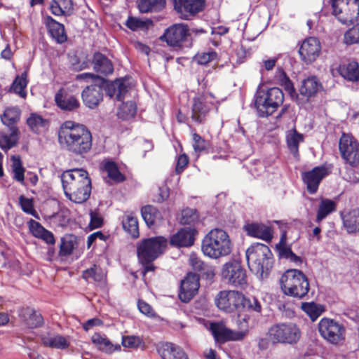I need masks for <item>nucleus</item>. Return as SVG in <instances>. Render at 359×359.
<instances>
[{
    "label": "nucleus",
    "mask_w": 359,
    "mask_h": 359,
    "mask_svg": "<svg viewBox=\"0 0 359 359\" xmlns=\"http://www.w3.org/2000/svg\"><path fill=\"white\" fill-rule=\"evenodd\" d=\"M48 121L41 116L33 113L27 119V124L29 129L36 133H39L48 127Z\"/></svg>",
    "instance_id": "nucleus-40"
},
{
    "label": "nucleus",
    "mask_w": 359,
    "mask_h": 359,
    "mask_svg": "<svg viewBox=\"0 0 359 359\" xmlns=\"http://www.w3.org/2000/svg\"><path fill=\"white\" fill-rule=\"evenodd\" d=\"M55 101L57 106L63 111H74L80 106L78 99L64 89H60L56 93Z\"/></svg>",
    "instance_id": "nucleus-25"
},
{
    "label": "nucleus",
    "mask_w": 359,
    "mask_h": 359,
    "mask_svg": "<svg viewBox=\"0 0 359 359\" xmlns=\"http://www.w3.org/2000/svg\"><path fill=\"white\" fill-rule=\"evenodd\" d=\"M343 225L348 233L359 234V209L342 215Z\"/></svg>",
    "instance_id": "nucleus-32"
},
{
    "label": "nucleus",
    "mask_w": 359,
    "mask_h": 359,
    "mask_svg": "<svg viewBox=\"0 0 359 359\" xmlns=\"http://www.w3.org/2000/svg\"><path fill=\"white\" fill-rule=\"evenodd\" d=\"M337 71L343 78L348 81L353 82L359 81V65L356 62L340 65Z\"/></svg>",
    "instance_id": "nucleus-31"
},
{
    "label": "nucleus",
    "mask_w": 359,
    "mask_h": 359,
    "mask_svg": "<svg viewBox=\"0 0 359 359\" xmlns=\"http://www.w3.org/2000/svg\"><path fill=\"white\" fill-rule=\"evenodd\" d=\"M92 64L93 69L101 75L107 76L114 72L111 62L100 53L94 54Z\"/></svg>",
    "instance_id": "nucleus-29"
},
{
    "label": "nucleus",
    "mask_w": 359,
    "mask_h": 359,
    "mask_svg": "<svg viewBox=\"0 0 359 359\" xmlns=\"http://www.w3.org/2000/svg\"><path fill=\"white\" fill-rule=\"evenodd\" d=\"M81 96L85 105L93 109L102 100L103 89L100 85H90L83 90Z\"/></svg>",
    "instance_id": "nucleus-22"
},
{
    "label": "nucleus",
    "mask_w": 359,
    "mask_h": 359,
    "mask_svg": "<svg viewBox=\"0 0 359 359\" xmlns=\"http://www.w3.org/2000/svg\"><path fill=\"white\" fill-rule=\"evenodd\" d=\"M210 331L215 339L221 343L227 341H239L244 339V332H236L235 330L226 327L222 323H211Z\"/></svg>",
    "instance_id": "nucleus-20"
},
{
    "label": "nucleus",
    "mask_w": 359,
    "mask_h": 359,
    "mask_svg": "<svg viewBox=\"0 0 359 359\" xmlns=\"http://www.w3.org/2000/svg\"><path fill=\"white\" fill-rule=\"evenodd\" d=\"M193 148L196 154L204 151L208 147V142L196 133H192Z\"/></svg>",
    "instance_id": "nucleus-54"
},
{
    "label": "nucleus",
    "mask_w": 359,
    "mask_h": 359,
    "mask_svg": "<svg viewBox=\"0 0 359 359\" xmlns=\"http://www.w3.org/2000/svg\"><path fill=\"white\" fill-rule=\"evenodd\" d=\"M337 203L331 199L322 198L318 205L316 222L319 223L336 210Z\"/></svg>",
    "instance_id": "nucleus-37"
},
{
    "label": "nucleus",
    "mask_w": 359,
    "mask_h": 359,
    "mask_svg": "<svg viewBox=\"0 0 359 359\" xmlns=\"http://www.w3.org/2000/svg\"><path fill=\"white\" fill-rule=\"evenodd\" d=\"M199 278L195 273H188L181 282L179 297L183 302H189L198 292Z\"/></svg>",
    "instance_id": "nucleus-17"
},
{
    "label": "nucleus",
    "mask_w": 359,
    "mask_h": 359,
    "mask_svg": "<svg viewBox=\"0 0 359 359\" xmlns=\"http://www.w3.org/2000/svg\"><path fill=\"white\" fill-rule=\"evenodd\" d=\"M93 343L97 348L106 353H112L114 351H120L121 346L113 344L105 336L99 333H95L91 337Z\"/></svg>",
    "instance_id": "nucleus-33"
},
{
    "label": "nucleus",
    "mask_w": 359,
    "mask_h": 359,
    "mask_svg": "<svg viewBox=\"0 0 359 359\" xmlns=\"http://www.w3.org/2000/svg\"><path fill=\"white\" fill-rule=\"evenodd\" d=\"M214 301L218 309L226 313L241 312L242 309L257 313L262 311V306L255 297L248 298L241 292L234 290L219 292Z\"/></svg>",
    "instance_id": "nucleus-3"
},
{
    "label": "nucleus",
    "mask_w": 359,
    "mask_h": 359,
    "mask_svg": "<svg viewBox=\"0 0 359 359\" xmlns=\"http://www.w3.org/2000/svg\"><path fill=\"white\" fill-rule=\"evenodd\" d=\"M280 288L286 295L302 299L309 291V283L304 273L298 269H288L280 277Z\"/></svg>",
    "instance_id": "nucleus-6"
},
{
    "label": "nucleus",
    "mask_w": 359,
    "mask_h": 359,
    "mask_svg": "<svg viewBox=\"0 0 359 359\" xmlns=\"http://www.w3.org/2000/svg\"><path fill=\"white\" fill-rule=\"evenodd\" d=\"M332 13L339 22L351 25L359 20V0H332Z\"/></svg>",
    "instance_id": "nucleus-10"
},
{
    "label": "nucleus",
    "mask_w": 359,
    "mask_h": 359,
    "mask_svg": "<svg viewBox=\"0 0 359 359\" xmlns=\"http://www.w3.org/2000/svg\"><path fill=\"white\" fill-rule=\"evenodd\" d=\"M234 323L239 329L236 332H244V337L247 334L249 329V320L250 317L247 314L240 313L238 312L237 316L233 319Z\"/></svg>",
    "instance_id": "nucleus-53"
},
{
    "label": "nucleus",
    "mask_w": 359,
    "mask_h": 359,
    "mask_svg": "<svg viewBox=\"0 0 359 359\" xmlns=\"http://www.w3.org/2000/svg\"><path fill=\"white\" fill-rule=\"evenodd\" d=\"M137 107L134 102L130 101L122 103L119 107L118 116L122 119L132 118L136 114Z\"/></svg>",
    "instance_id": "nucleus-50"
},
{
    "label": "nucleus",
    "mask_w": 359,
    "mask_h": 359,
    "mask_svg": "<svg viewBox=\"0 0 359 359\" xmlns=\"http://www.w3.org/2000/svg\"><path fill=\"white\" fill-rule=\"evenodd\" d=\"M142 344L140 337L136 336H126L122 338V345L126 348H137Z\"/></svg>",
    "instance_id": "nucleus-58"
},
{
    "label": "nucleus",
    "mask_w": 359,
    "mask_h": 359,
    "mask_svg": "<svg viewBox=\"0 0 359 359\" xmlns=\"http://www.w3.org/2000/svg\"><path fill=\"white\" fill-rule=\"evenodd\" d=\"M89 226L91 229L100 228L103 224V218L97 210H90Z\"/></svg>",
    "instance_id": "nucleus-61"
},
{
    "label": "nucleus",
    "mask_w": 359,
    "mask_h": 359,
    "mask_svg": "<svg viewBox=\"0 0 359 359\" xmlns=\"http://www.w3.org/2000/svg\"><path fill=\"white\" fill-rule=\"evenodd\" d=\"M287 145L295 158L299 156V144L304 142V136L295 129L288 130L286 133Z\"/></svg>",
    "instance_id": "nucleus-36"
},
{
    "label": "nucleus",
    "mask_w": 359,
    "mask_h": 359,
    "mask_svg": "<svg viewBox=\"0 0 359 359\" xmlns=\"http://www.w3.org/2000/svg\"><path fill=\"white\" fill-rule=\"evenodd\" d=\"M165 4V0H138V8L141 13L159 11Z\"/></svg>",
    "instance_id": "nucleus-41"
},
{
    "label": "nucleus",
    "mask_w": 359,
    "mask_h": 359,
    "mask_svg": "<svg viewBox=\"0 0 359 359\" xmlns=\"http://www.w3.org/2000/svg\"><path fill=\"white\" fill-rule=\"evenodd\" d=\"M142 217L148 226L160 222L163 219L161 212L152 205H147L142 208Z\"/></svg>",
    "instance_id": "nucleus-39"
},
{
    "label": "nucleus",
    "mask_w": 359,
    "mask_h": 359,
    "mask_svg": "<svg viewBox=\"0 0 359 359\" xmlns=\"http://www.w3.org/2000/svg\"><path fill=\"white\" fill-rule=\"evenodd\" d=\"M198 219L197 212L194 209L186 208L181 212L180 222L182 224H191L196 222Z\"/></svg>",
    "instance_id": "nucleus-52"
},
{
    "label": "nucleus",
    "mask_w": 359,
    "mask_h": 359,
    "mask_svg": "<svg viewBox=\"0 0 359 359\" xmlns=\"http://www.w3.org/2000/svg\"><path fill=\"white\" fill-rule=\"evenodd\" d=\"M302 309L315 321L324 311L323 306L314 302H305L302 304Z\"/></svg>",
    "instance_id": "nucleus-47"
},
{
    "label": "nucleus",
    "mask_w": 359,
    "mask_h": 359,
    "mask_svg": "<svg viewBox=\"0 0 359 359\" xmlns=\"http://www.w3.org/2000/svg\"><path fill=\"white\" fill-rule=\"evenodd\" d=\"M217 54L214 51L198 53L194 57V60L199 65H206L215 59Z\"/></svg>",
    "instance_id": "nucleus-60"
},
{
    "label": "nucleus",
    "mask_w": 359,
    "mask_h": 359,
    "mask_svg": "<svg viewBox=\"0 0 359 359\" xmlns=\"http://www.w3.org/2000/svg\"><path fill=\"white\" fill-rule=\"evenodd\" d=\"M189 162L188 156L186 154L180 155L176 165L175 172L177 174H180L184 169L187 167Z\"/></svg>",
    "instance_id": "nucleus-64"
},
{
    "label": "nucleus",
    "mask_w": 359,
    "mask_h": 359,
    "mask_svg": "<svg viewBox=\"0 0 359 359\" xmlns=\"http://www.w3.org/2000/svg\"><path fill=\"white\" fill-rule=\"evenodd\" d=\"M168 245L163 236H156L143 240L137 245V257L140 262H153L162 255Z\"/></svg>",
    "instance_id": "nucleus-9"
},
{
    "label": "nucleus",
    "mask_w": 359,
    "mask_h": 359,
    "mask_svg": "<svg viewBox=\"0 0 359 359\" xmlns=\"http://www.w3.org/2000/svg\"><path fill=\"white\" fill-rule=\"evenodd\" d=\"M20 114L21 111L18 107H9L5 109L4 114L1 116V120L3 124L11 127V132L15 129L18 131L14 125L20 120Z\"/></svg>",
    "instance_id": "nucleus-35"
},
{
    "label": "nucleus",
    "mask_w": 359,
    "mask_h": 359,
    "mask_svg": "<svg viewBox=\"0 0 359 359\" xmlns=\"http://www.w3.org/2000/svg\"><path fill=\"white\" fill-rule=\"evenodd\" d=\"M286 226L281 227V236L279 243L276 245V248L278 252L279 257L281 258L287 259L290 256L292 251L290 246L287 244V232L285 230Z\"/></svg>",
    "instance_id": "nucleus-46"
},
{
    "label": "nucleus",
    "mask_w": 359,
    "mask_h": 359,
    "mask_svg": "<svg viewBox=\"0 0 359 359\" xmlns=\"http://www.w3.org/2000/svg\"><path fill=\"white\" fill-rule=\"evenodd\" d=\"M244 229L248 235L261 238L265 241H271L273 238L271 228L262 224H248Z\"/></svg>",
    "instance_id": "nucleus-28"
},
{
    "label": "nucleus",
    "mask_w": 359,
    "mask_h": 359,
    "mask_svg": "<svg viewBox=\"0 0 359 359\" xmlns=\"http://www.w3.org/2000/svg\"><path fill=\"white\" fill-rule=\"evenodd\" d=\"M27 74L26 72H23L20 76H17L11 87V92L18 94L22 98L27 96V93L25 90L27 85Z\"/></svg>",
    "instance_id": "nucleus-44"
},
{
    "label": "nucleus",
    "mask_w": 359,
    "mask_h": 359,
    "mask_svg": "<svg viewBox=\"0 0 359 359\" xmlns=\"http://www.w3.org/2000/svg\"><path fill=\"white\" fill-rule=\"evenodd\" d=\"M20 318L24 325L28 328H36L43 324L41 315L30 308L23 309L21 312Z\"/></svg>",
    "instance_id": "nucleus-30"
},
{
    "label": "nucleus",
    "mask_w": 359,
    "mask_h": 359,
    "mask_svg": "<svg viewBox=\"0 0 359 359\" xmlns=\"http://www.w3.org/2000/svg\"><path fill=\"white\" fill-rule=\"evenodd\" d=\"M275 79L277 83L283 87L285 91H287L290 95L295 93L292 82L283 69H278L277 70Z\"/></svg>",
    "instance_id": "nucleus-45"
},
{
    "label": "nucleus",
    "mask_w": 359,
    "mask_h": 359,
    "mask_svg": "<svg viewBox=\"0 0 359 359\" xmlns=\"http://www.w3.org/2000/svg\"><path fill=\"white\" fill-rule=\"evenodd\" d=\"M41 341L44 346L55 349H66L70 345L69 337L55 332H48L41 335Z\"/></svg>",
    "instance_id": "nucleus-24"
},
{
    "label": "nucleus",
    "mask_w": 359,
    "mask_h": 359,
    "mask_svg": "<svg viewBox=\"0 0 359 359\" xmlns=\"http://www.w3.org/2000/svg\"><path fill=\"white\" fill-rule=\"evenodd\" d=\"M323 89L319 79L315 76H311L304 79L299 88L300 94L307 99L315 97Z\"/></svg>",
    "instance_id": "nucleus-27"
},
{
    "label": "nucleus",
    "mask_w": 359,
    "mask_h": 359,
    "mask_svg": "<svg viewBox=\"0 0 359 359\" xmlns=\"http://www.w3.org/2000/svg\"><path fill=\"white\" fill-rule=\"evenodd\" d=\"M320 43L315 37L306 39L302 43L299 53L302 60L307 64L314 62L319 56Z\"/></svg>",
    "instance_id": "nucleus-19"
},
{
    "label": "nucleus",
    "mask_w": 359,
    "mask_h": 359,
    "mask_svg": "<svg viewBox=\"0 0 359 359\" xmlns=\"http://www.w3.org/2000/svg\"><path fill=\"white\" fill-rule=\"evenodd\" d=\"M196 231L191 227H184L170 237V243L177 247H189L194 243Z\"/></svg>",
    "instance_id": "nucleus-21"
},
{
    "label": "nucleus",
    "mask_w": 359,
    "mask_h": 359,
    "mask_svg": "<svg viewBox=\"0 0 359 359\" xmlns=\"http://www.w3.org/2000/svg\"><path fill=\"white\" fill-rule=\"evenodd\" d=\"M246 259L250 270L258 278L268 275L272 267L273 257L269 247L257 243L246 250Z\"/></svg>",
    "instance_id": "nucleus-5"
},
{
    "label": "nucleus",
    "mask_w": 359,
    "mask_h": 359,
    "mask_svg": "<svg viewBox=\"0 0 359 359\" xmlns=\"http://www.w3.org/2000/svg\"><path fill=\"white\" fill-rule=\"evenodd\" d=\"M328 170L324 166L315 167L311 170L304 172L302 179L306 185L308 191L313 194L318 189L322 180L328 175Z\"/></svg>",
    "instance_id": "nucleus-18"
},
{
    "label": "nucleus",
    "mask_w": 359,
    "mask_h": 359,
    "mask_svg": "<svg viewBox=\"0 0 359 359\" xmlns=\"http://www.w3.org/2000/svg\"><path fill=\"white\" fill-rule=\"evenodd\" d=\"M175 10L180 14L182 18L188 20L201 11L205 6L204 0H172Z\"/></svg>",
    "instance_id": "nucleus-16"
},
{
    "label": "nucleus",
    "mask_w": 359,
    "mask_h": 359,
    "mask_svg": "<svg viewBox=\"0 0 359 359\" xmlns=\"http://www.w3.org/2000/svg\"><path fill=\"white\" fill-rule=\"evenodd\" d=\"M189 261L190 265L195 271L200 272H203L205 271V263L196 254H191L189 256Z\"/></svg>",
    "instance_id": "nucleus-62"
},
{
    "label": "nucleus",
    "mask_w": 359,
    "mask_h": 359,
    "mask_svg": "<svg viewBox=\"0 0 359 359\" xmlns=\"http://www.w3.org/2000/svg\"><path fill=\"white\" fill-rule=\"evenodd\" d=\"M127 92V86L123 79H116L107 86V94L110 97H114L118 101H121Z\"/></svg>",
    "instance_id": "nucleus-38"
},
{
    "label": "nucleus",
    "mask_w": 359,
    "mask_h": 359,
    "mask_svg": "<svg viewBox=\"0 0 359 359\" xmlns=\"http://www.w3.org/2000/svg\"><path fill=\"white\" fill-rule=\"evenodd\" d=\"M190 36V29L187 25L177 23L167 28L161 39L172 47H182Z\"/></svg>",
    "instance_id": "nucleus-14"
},
{
    "label": "nucleus",
    "mask_w": 359,
    "mask_h": 359,
    "mask_svg": "<svg viewBox=\"0 0 359 359\" xmlns=\"http://www.w3.org/2000/svg\"><path fill=\"white\" fill-rule=\"evenodd\" d=\"M44 23L51 37L58 43H62L67 39L65 27L50 16L44 18Z\"/></svg>",
    "instance_id": "nucleus-26"
},
{
    "label": "nucleus",
    "mask_w": 359,
    "mask_h": 359,
    "mask_svg": "<svg viewBox=\"0 0 359 359\" xmlns=\"http://www.w3.org/2000/svg\"><path fill=\"white\" fill-rule=\"evenodd\" d=\"M339 151L342 158L351 166L359 164V144L349 134L344 133L339 140Z\"/></svg>",
    "instance_id": "nucleus-15"
},
{
    "label": "nucleus",
    "mask_w": 359,
    "mask_h": 359,
    "mask_svg": "<svg viewBox=\"0 0 359 359\" xmlns=\"http://www.w3.org/2000/svg\"><path fill=\"white\" fill-rule=\"evenodd\" d=\"M344 40L347 44L359 43V23L344 34Z\"/></svg>",
    "instance_id": "nucleus-56"
},
{
    "label": "nucleus",
    "mask_w": 359,
    "mask_h": 359,
    "mask_svg": "<svg viewBox=\"0 0 359 359\" xmlns=\"http://www.w3.org/2000/svg\"><path fill=\"white\" fill-rule=\"evenodd\" d=\"M66 196L72 201L82 203L88 200L91 192V180L83 169L65 171L61 176Z\"/></svg>",
    "instance_id": "nucleus-2"
},
{
    "label": "nucleus",
    "mask_w": 359,
    "mask_h": 359,
    "mask_svg": "<svg viewBox=\"0 0 359 359\" xmlns=\"http://www.w3.org/2000/svg\"><path fill=\"white\" fill-rule=\"evenodd\" d=\"M102 169L107 173L108 177L112 181L119 183L126 180L125 176L119 171L117 165L112 161H107L102 164Z\"/></svg>",
    "instance_id": "nucleus-42"
},
{
    "label": "nucleus",
    "mask_w": 359,
    "mask_h": 359,
    "mask_svg": "<svg viewBox=\"0 0 359 359\" xmlns=\"http://www.w3.org/2000/svg\"><path fill=\"white\" fill-rule=\"evenodd\" d=\"M126 27L132 31L145 29L147 28V22L142 20L135 17H128L126 22Z\"/></svg>",
    "instance_id": "nucleus-55"
},
{
    "label": "nucleus",
    "mask_w": 359,
    "mask_h": 359,
    "mask_svg": "<svg viewBox=\"0 0 359 359\" xmlns=\"http://www.w3.org/2000/svg\"><path fill=\"white\" fill-rule=\"evenodd\" d=\"M222 276L229 284L234 287L245 288L248 278L245 270L235 260L225 263L222 269Z\"/></svg>",
    "instance_id": "nucleus-12"
},
{
    "label": "nucleus",
    "mask_w": 359,
    "mask_h": 359,
    "mask_svg": "<svg viewBox=\"0 0 359 359\" xmlns=\"http://www.w3.org/2000/svg\"><path fill=\"white\" fill-rule=\"evenodd\" d=\"M284 101L283 91L278 88H271L266 91H260L255 98V107L259 116L272 114Z\"/></svg>",
    "instance_id": "nucleus-8"
},
{
    "label": "nucleus",
    "mask_w": 359,
    "mask_h": 359,
    "mask_svg": "<svg viewBox=\"0 0 359 359\" xmlns=\"http://www.w3.org/2000/svg\"><path fill=\"white\" fill-rule=\"evenodd\" d=\"M18 140L17 130H13L10 135L3 134L0 132V147L4 150H8L14 147Z\"/></svg>",
    "instance_id": "nucleus-49"
},
{
    "label": "nucleus",
    "mask_w": 359,
    "mask_h": 359,
    "mask_svg": "<svg viewBox=\"0 0 359 359\" xmlns=\"http://www.w3.org/2000/svg\"><path fill=\"white\" fill-rule=\"evenodd\" d=\"M267 334L273 344L294 345L297 344L301 339L302 332L296 323L285 322L271 325Z\"/></svg>",
    "instance_id": "nucleus-7"
},
{
    "label": "nucleus",
    "mask_w": 359,
    "mask_h": 359,
    "mask_svg": "<svg viewBox=\"0 0 359 359\" xmlns=\"http://www.w3.org/2000/svg\"><path fill=\"white\" fill-rule=\"evenodd\" d=\"M29 229L34 237L39 238L46 229H44L38 222L34 219H30L29 222Z\"/></svg>",
    "instance_id": "nucleus-63"
},
{
    "label": "nucleus",
    "mask_w": 359,
    "mask_h": 359,
    "mask_svg": "<svg viewBox=\"0 0 359 359\" xmlns=\"http://www.w3.org/2000/svg\"><path fill=\"white\" fill-rule=\"evenodd\" d=\"M201 250L211 259H219L231 254L232 243L229 234L222 229L210 230L203 238Z\"/></svg>",
    "instance_id": "nucleus-4"
},
{
    "label": "nucleus",
    "mask_w": 359,
    "mask_h": 359,
    "mask_svg": "<svg viewBox=\"0 0 359 359\" xmlns=\"http://www.w3.org/2000/svg\"><path fill=\"white\" fill-rule=\"evenodd\" d=\"M12 160V169L14 175V179L22 183L25 180L24 172L25 169L22 167L21 161L19 156H13Z\"/></svg>",
    "instance_id": "nucleus-51"
},
{
    "label": "nucleus",
    "mask_w": 359,
    "mask_h": 359,
    "mask_svg": "<svg viewBox=\"0 0 359 359\" xmlns=\"http://www.w3.org/2000/svg\"><path fill=\"white\" fill-rule=\"evenodd\" d=\"M215 97L211 93H204L196 96L193 99L191 118L196 123H203L210 112L216 107Z\"/></svg>",
    "instance_id": "nucleus-11"
},
{
    "label": "nucleus",
    "mask_w": 359,
    "mask_h": 359,
    "mask_svg": "<svg viewBox=\"0 0 359 359\" xmlns=\"http://www.w3.org/2000/svg\"><path fill=\"white\" fill-rule=\"evenodd\" d=\"M157 351L163 359H189L187 354L181 347L172 343L160 344Z\"/></svg>",
    "instance_id": "nucleus-23"
},
{
    "label": "nucleus",
    "mask_w": 359,
    "mask_h": 359,
    "mask_svg": "<svg viewBox=\"0 0 359 359\" xmlns=\"http://www.w3.org/2000/svg\"><path fill=\"white\" fill-rule=\"evenodd\" d=\"M19 203L22 210L25 212L35 216L36 211L34 209L33 202L32 199L27 198L24 196H20L19 197Z\"/></svg>",
    "instance_id": "nucleus-59"
},
{
    "label": "nucleus",
    "mask_w": 359,
    "mask_h": 359,
    "mask_svg": "<svg viewBox=\"0 0 359 359\" xmlns=\"http://www.w3.org/2000/svg\"><path fill=\"white\" fill-rule=\"evenodd\" d=\"M75 247V242L71 238H65L61 240L60 252L63 256L72 253Z\"/></svg>",
    "instance_id": "nucleus-57"
},
{
    "label": "nucleus",
    "mask_w": 359,
    "mask_h": 359,
    "mask_svg": "<svg viewBox=\"0 0 359 359\" xmlns=\"http://www.w3.org/2000/svg\"><path fill=\"white\" fill-rule=\"evenodd\" d=\"M50 7L55 15H70L74 10L72 0H52Z\"/></svg>",
    "instance_id": "nucleus-34"
},
{
    "label": "nucleus",
    "mask_w": 359,
    "mask_h": 359,
    "mask_svg": "<svg viewBox=\"0 0 359 359\" xmlns=\"http://www.w3.org/2000/svg\"><path fill=\"white\" fill-rule=\"evenodd\" d=\"M58 142L61 147L76 155L88 153L92 147V135L83 124L67 121L58 130Z\"/></svg>",
    "instance_id": "nucleus-1"
},
{
    "label": "nucleus",
    "mask_w": 359,
    "mask_h": 359,
    "mask_svg": "<svg viewBox=\"0 0 359 359\" xmlns=\"http://www.w3.org/2000/svg\"><path fill=\"white\" fill-rule=\"evenodd\" d=\"M318 330L321 336L331 344H339L344 340V327L332 319H321Z\"/></svg>",
    "instance_id": "nucleus-13"
},
{
    "label": "nucleus",
    "mask_w": 359,
    "mask_h": 359,
    "mask_svg": "<svg viewBox=\"0 0 359 359\" xmlns=\"http://www.w3.org/2000/svg\"><path fill=\"white\" fill-rule=\"evenodd\" d=\"M123 227L126 231L130 234L133 238L139 236V229L137 219L131 215H126L122 222Z\"/></svg>",
    "instance_id": "nucleus-48"
},
{
    "label": "nucleus",
    "mask_w": 359,
    "mask_h": 359,
    "mask_svg": "<svg viewBox=\"0 0 359 359\" xmlns=\"http://www.w3.org/2000/svg\"><path fill=\"white\" fill-rule=\"evenodd\" d=\"M83 278L86 280L93 279L100 285L105 283L106 273L99 266H94L83 272Z\"/></svg>",
    "instance_id": "nucleus-43"
}]
</instances>
